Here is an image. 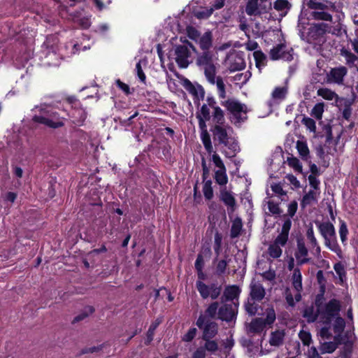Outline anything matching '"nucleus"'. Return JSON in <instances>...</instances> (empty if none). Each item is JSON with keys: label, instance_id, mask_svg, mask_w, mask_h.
Listing matches in <instances>:
<instances>
[{"label": "nucleus", "instance_id": "nucleus-1", "mask_svg": "<svg viewBox=\"0 0 358 358\" xmlns=\"http://www.w3.org/2000/svg\"><path fill=\"white\" fill-rule=\"evenodd\" d=\"M214 141L226 148L222 152L227 157H234L239 151L240 148L237 140L234 136L233 129L224 122L215 123L212 129Z\"/></svg>", "mask_w": 358, "mask_h": 358}, {"label": "nucleus", "instance_id": "nucleus-2", "mask_svg": "<svg viewBox=\"0 0 358 358\" xmlns=\"http://www.w3.org/2000/svg\"><path fill=\"white\" fill-rule=\"evenodd\" d=\"M215 61V59L213 53L209 51H205L198 57L196 64L203 69L205 76L208 83L212 85H216L219 97L224 99L226 97L225 85L221 77H216Z\"/></svg>", "mask_w": 358, "mask_h": 358}, {"label": "nucleus", "instance_id": "nucleus-3", "mask_svg": "<svg viewBox=\"0 0 358 358\" xmlns=\"http://www.w3.org/2000/svg\"><path fill=\"white\" fill-rule=\"evenodd\" d=\"M39 114L33 117L36 122L43 124L50 128L61 127L64 124V118L60 117L58 113L49 106L38 108Z\"/></svg>", "mask_w": 358, "mask_h": 358}, {"label": "nucleus", "instance_id": "nucleus-4", "mask_svg": "<svg viewBox=\"0 0 358 358\" xmlns=\"http://www.w3.org/2000/svg\"><path fill=\"white\" fill-rule=\"evenodd\" d=\"M202 113L206 119L212 117L214 123H222L224 122V115L223 110L217 106L214 96H208L199 110Z\"/></svg>", "mask_w": 358, "mask_h": 358}, {"label": "nucleus", "instance_id": "nucleus-5", "mask_svg": "<svg viewBox=\"0 0 358 358\" xmlns=\"http://www.w3.org/2000/svg\"><path fill=\"white\" fill-rule=\"evenodd\" d=\"M227 110L231 115V121L239 123L246 119L247 106L238 101L233 99L222 102Z\"/></svg>", "mask_w": 358, "mask_h": 358}, {"label": "nucleus", "instance_id": "nucleus-6", "mask_svg": "<svg viewBox=\"0 0 358 358\" xmlns=\"http://www.w3.org/2000/svg\"><path fill=\"white\" fill-rule=\"evenodd\" d=\"M331 31V27L325 23L313 24L309 28L308 42L316 45H322L326 41L325 35Z\"/></svg>", "mask_w": 358, "mask_h": 358}, {"label": "nucleus", "instance_id": "nucleus-7", "mask_svg": "<svg viewBox=\"0 0 358 358\" xmlns=\"http://www.w3.org/2000/svg\"><path fill=\"white\" fill-rule=\"evenodd\" d=\"M307 5L310 8L314 10L310 13V16L313 19L316 20L331 21V15L325 12L324 10L329 8L334 9L335 6L334 3H329L328 4H324L314 0H309Z\"/></svg>", "mask_w": 358, "mask_h": 358}, {"label": "nucleus", "instance_id": "nucleus-8", "mask_svg": "<svg viewBox=\"0 0 358 358\" xmlns=\"http://www.w3.org/2000/svg\"><path fill=\"white\" fill-rule=\"evenodd\" d=\"M340 311V303L336 299L329 301L324 307L320 308L319 313L318 323L329 325L331 320L336 317Z\"/></svg>", "mask_w": 358, "mask_h": 358}, {"label": "nucleus", "instance_id": "nucleus-9", "mask_svg": "<svg viewBox=\"0 0 358 358\" xmlns=\"http://www.w3.org/2000/svg\"><path fill=\"white\" fill-rule=\"evenodd\" d=\"M288 240V231L282 229V232L275 238L268 248L267 252L269 257L273 259L279 258L282 253V247L285 245Z\"/></svg>", "mask_w": 358, "mask_h": 358}, {"label": "nucleus", "instance_id": "nucleus-10", "mask_svg": "<svg viewBox=\"0 0 358 358\" xmlns=\"http://www.w3.org/2000/svg\"><path fill=\"white\" fill-rule=\"evenodd\" d=\"M196 288L198 290L201 297L203 299L210 298L214 300L220 295L222 288L215 283L206 285L201 280H196Z\"/></svg>", "mask_w": 358, "mask_h": 358}, {"label": "nucleus", "instance_id": "nucleus-11", "mask_svg": "<svg viewBox=\"0 0 358 358\" xmlns=\"http://www.w3.org/2000/svg\"><path fill=\"white\" fill-rule=\"evenodd\" d=\"M196 52V49L191 43H187L185 45H178L175 49L176 62L180 68H187L189 63L190 50Z\"/></svg>", "mask_w": 358, "mask_h": 358}, {"label": "nucleus", "instance_id": "nucleus-12", "mask_svg": "<svg viewBox=\"0 0 358 358\" xmlns=\"http://www.w3.org/2000/svg\"><path fill=\"white\" fill-rule=\"evenodd\" d=\"M270 57L273 60L282 59L284 61H292L294 59L293 50L284 44H279L270 50Z\"/></svg>", "mask_w": 358, "mask_h": 358}, {"label": "nucleus", "instance_id": "nucleus-13", "mask_svg": "<svg viewBox=\"0 0 358 358\" xmlns=\"http://www.w3.org/2000/svg\"><path fill=\"white\" fill-rule=\"evenodd\" d=\"M268 0H249L246 7L245 12L248 15H257L266 11L271 8V3L266 4Z\"/></svg>", "mask_w": 358, "mask_h": 358}, {"label": "nucleus", "instance_id": "nucleus-14", "mask_svg": "<svg viewBox=\"0 0 358 358\" xmlns=\"http://www.w3.org/2000/svg\"><path fill=\"white\" fill-rule=\"evenodd\" d=\"M182 85L194 96V102L196 101H199L204 98L205 91L201 85L199 84L194 85L187 78L182 80Z\"/></svg>", "mask_w": 358, "mask_h": 358}, {"label": "nucleus", "instance_id": "nucleus-15", "mask_svg": "<svg viewBox=\"0 0 358 358\" xmlns=\"http://www.w3.org/2000/svg\"><path fill=\"white\" fill-rule=\"evenodd\" d=\"M348 340L341 335H335L334 341L324 342L321 344L320 350L322 354L334 352L338 345L342 343H347Z\"/></svg>", "mask_w": 358, "mask_h": 358}, {"label": "nucleus", "instance_id": "nucleus-16", "mask_svg": "<svg viewBox=\"0 0 358 358\" xmlns=\"http://www.w3.org/2000/svg\"><path fill=\"white\" fill-rule=\"evenodd\" d=\"M220 199L227 207L228 213L230 215L234 213L236 205L232 192L227 190L226 187H222L220 189Z\"/></svg>", "mask_w": 358, "mask_h": 358}, {"label": "nucleus", "instance_id": "nucleus-17", "mask_svg": "<svg viewBox=\"0 0 358 358\" xmlns=\"http://www.w3.org/2000/svg\"><path fill=\"white\" fill-rule=\"evenodd\" d=\"M294 257L298 265H303L310 261L308 257V250L302 240H298Z\"/></svg>", "mask_w": 358, "mask_h": 358}, {"label": "nucleus", "instance_id": "nucleus-18", "mask_svg": "<svg viewBox=\"0 0 358 358\" xmlns=\"http://www.w3.org/2000/svg\"><path fill=\"white\" fill-rule=\"evenodd\" d=\"M315 224L317 225L319 231L321 236L324 239H327V238H330L336 235L335 228L329 222H316Z\"/></svg>", "mask_w": 358, "mask_h": 358}, {"label": "nucleus", "instance_id": "nucleus-19", "mask_svg": "<svg viewBox=\"0 0 358 358\" xmlns=\"http://www.w3.org/2000/svg\"><path fill=\"white\" fill-rule=\"evenodd\" d=\"M347 72V69L345 66L332 69L328 75V80L332 83L341 84Z\"/></svg>", "mask_w": 358, "mask_h": 358}, {"label": "nucleus", "instance_id": "nucleus-20", "mask_svg": "<svg viewBox=\"0 0 358 358\" xmlns=\"http://www.w3.org/2000/svg\"><path fill=\"white\" fill-rule=\"evenodd\" d=\"M265 296V289L263 285L257 282L250 284V296L254 301H261Z\"/></svg>", "mask_w": 358, "mask_h": 358}, {"label": "nucleus", "instance_id": "nucleus-21", "mask_svg": "<svg viewBox=\"0 0 358 358\" xmlns=\"http://www.w3.org/2000/svg\"><path fill=\"white\" fill-rule=\"evenodd\" d=\"M219 318L222 320L231 321L235 316L234 310L232 305L225 304L222 306L218 311Z\"/></svg>", "mask_w": 358, "mask_h": 358}, {"label": "nucleus", "instance_id": "nucleus-22", "mask_svg": "<svg viewBox=\"0 0 358 358\" xmlns=\"http://www.w3.org/2000/svg\"><path fill=\"white\" fill-rule=\"evenodd\" d=\"M324 240L325 246L332 252H335L340 259H342L343 252L337 242L336 235Z\"/></svg>", "mask_w": 358, "mask_h": 358}, {"label": "nucleus", "instance_id": "nucleus-23", "mask_svg": "<svg viewBox=\"0 0 358 358\" xmlns=\"http://www.w3.org/2000/svg\"><path fill=\"white\" fill-rule=\"evenodd\" d=\"M292 286L296 292L302 290V275L300 268L296 267L294 269L291 277Z\"/></svg>", "mask_w": 358, "mask_h": 358}, {"label": "nucleus", "instance_id": "nucleus-24", "mask_svg": "<svg viewBox=\"0 0 358 358\" xmlns=\"http://www.w3.org/2000/svg\"><path fill=\"white\" fill-rule=\"evenodd\" d=\"M203 338L208 340L213 338L217 333V324L214 322H210L205 325L203 329Z\"/></svg>", "mask_w": 358, "mask_h": 358}, {"label": "nucleus", "instance_id": "nucleus-25", "mask_svg": "<svg viewBox=\"0 0 358 358\" xmlns=\"http://www.w3.org/2000/svg\"><path fill=\"white\" fill-rule=\"evenodd\" d=\"M265 327L266 324L263 319L256 318L250 322L248 327V331L254 334L261 333L264 331Z\"/></svg>", "mask_w": 358, "mask_h": 358}, {"label": "nucleus", "instance_id": "nucleus-26", "mask_svg": "<svg viewBox=\"0 0 358 358\" xmlns=\"http://www.w3.org/2000/svg\"><path fill=\"white\" fill-rule=\"evenodd\" d=\"M320 312V308H317L315 310L313 306H309L304 310L303 315L308 322H318Z\"/></svg>", "mask_w": 358, "mask_h": 358}, {"label": "nucleus", "instance_id": "nucleus-27", "mask_svg": "<svg viewBox=\"0 0 358 358\" xmlns=\"http://www.w3.org/2000/svg\"><path fill=\"white\" fill-rule=\"evenodd\" d=\"M253 57L255 60L256 66L260 71L266 65V56L262 51L257 50L253 52Z\"/></svg>", "mask_w": 358, "mask_h": 358}, {"label": "nucleus", "instance_id": "nucleus-28", "mask_svg": "<svg viewBox=\"0 0 358 358\" xmlns=\"http://www.w3.org/2000/svg\"><path fill=\"white\" fill-rule=\"evenodd\" d=\"M198 40L200 48L204 51L208 50L212 45V36L210 32H206L203 36H200Z\"/></svg>", "mask_w": 358, "mask_h": 358}, {"label": "nucleus", "instance_id": "nucleus-29", "mask_svg": "<svg viewBox=\"0 0 358 358\" xmlns=\"http://www.w3.org/2000/svg\"><path fill=\"white\" fill-rule=\"evenodd\" d=\"M214 178L220 186H225L228 182L227 169H217L215 171Z\"/></svg>", "mask_w": 358, "mask_h": 358}, {"label": "nucleus", "instance_id": "nucleus-30", "mask_svg": "<svg viewBox=\"0 0 358 358\" xmlns=\"http://www.w3.org/2000/svg\"><path fill=\"white\" fill-rule=\"evenodd\" d=\"M285 337V332L283 331H275L271 335L269 343L271 345L279 346L280 345Z\"/></svg>", "mask_w": 358, "mask_h": 358}, {"label": "nucleus", "instance_id": "nucleus-31", "mask_svg": "<svg viewBox=\"0 0 358 358\" xmlns=\"http://www.w3.org/2000/svg\"><path fill=\"white\" fill-rule=\"evenodd\" d=\"M296 147L301 157L303 160H308L309 159V149L307 143L303 141H298Z\"/></svg>", "mask_w": 358, "mask_h": 358}, {"label": "nucleus", "instance_id": "nucleus-32", "mask_svg": "<svg viewBox=\"0 0 358 358\" xmlns=\"http://www.w3.org/2000/svg\"><path fill=\"white\" fill-rule=\"evenodd\" d=\"M345 326V320L340 317H336L334 324V331L336 334V335H341V336H343L342 333L343 331ZM343 337H345L346 339L349 341L348 338H347V336H343Z\"/></svg>", "mask_w": 358, "mask_h": 358}, {"label": "nucleus", "instance_id": "nucleus-33", "mask_svg": "<svg viewBox=\"0 0 358 358\" xmlns=\"http://www.w3.org/2000/svg\"><path fill=\"white\" fill-rule=\"evenodd\" d=\"M201 139L203 144L204 148L208 153L213 152V147L211 143L210 137L208 131L201 133Z\"/></svg>", "mask_w": 358, "mask_h": 358}, {"label": "nucleus", "instance_id": "nucleus-34", "mask_svg": "<svg viewBox=\"0 0 358 358\" xmlns=\"http://www.w3.org/2000/svg\"><path fill=\"white\" fill-rule=\"evenodd\" d=\"M341 55L345 57L346 64L350 66H354L355 62L358 60V57L355 55L345 48L341 50Z\"/></svg>", "mask_w": 358, "mask_h": 358}, {"label": "nucleus", "instance_id": "nucleus-35", "mask_svg": "<svg viewBox=\"0 0 358 358\" xmlns=\"http://www.w3.org/2000/svg\"><path fill=\"white\" fill-rule=\"evenodd\" d=\"M239 293L240 289L238 287L231 285L226 287L224 294L227 299L233 300L238 296Z\"/></svg>", "mask_w": 358, "mask_h": 358}, {"label": "nucleus", "instance_id": "nucleus-36", "mask_svg": "<svg viewBox=\"0 0 358 358\" xmlns=\"http://www.w3.org/2000/svg\"><path fill=\"white\" fill-rule=\"evenodd\" d=\"M243 224L240 218L237 217L233 221L231 228V236L232 238L237 237L242 229Z\"/></svg>", "mask_w": 358, "mask_h": 358}, {"label": "nucleus", "instance_id": "nucleus-37", "mask_svg": "<svg viewBox=\"0 0 358 358\" xmlns=\"http://www.w3.org/2000/svg\"><path fill=\"white\" fill-rule=\"evenodd\" d=\"M252 74L250 71H247L243 73H238L234 76V80L241 85H245L250 78Z\"/></svg>", "mask_w": 358, "mask_h": 358}, {"label": "nucleus", "instance_id": "nucleus-38", "mask_svg": "<svg viewBox=\"0 0 358 358\" xmlns=\"http://www.w3.org/2000/svg\"><path fill=\"white\" fill-rule=\"evenodd\" d=\"M287 93V87H275L272 93V96L274 99L276 100H282L285 98Z\"/></svg>", "mask_w": 358, "mask_h": 358}, {"label": "nucleus", "instance_id": "nucleus-39", "mask_svg": "<svg viewBox=\"0 0 358 358\" xmlns=\"http://www.w3.org/2000/svg\"><path fill=\"white\" fill-rule=\"evenodd\" d=\"M208 155L210 156V160L213 162L215 166L217 169H226L221 157L219 155L213 150V152L208 153Z\"/></svg>", "mask_w": 358, "mask_h": 358}, {"label": "nucleus", "instance_id": "nucleus-40", "mask_svg": "<svg viewBox=\"0 0 358 358\" xmlns=\"http://www.w3.org/2000/svg\"><path fill=\"white\" fill-rule=\"evenodd\" d=\"M208 155L210 156V160L213 162L215 166L217 169H226L221 157L219 155L213 150V152L208 153Z\"/></svg>", "mask_w": 358, "mask_h": 358}, {"label": "nucleus", "instance_id": "nucleus-41", "mask_svg": "<svg viewBox=\"0 0 358 358\" xmlns=\"http://www.w3.org/2000/svg\"><path fill=\"white\" fill-rule=\"evenodd\" d=\"M317 201V192L315 190H310L302 199V205L307 206Z\"/></svg>", "mask_w": 358, "mask_h": 358}, {"label": "nucleus", "instance_id": "nucleus-42", "mask_svg": "<svg viewBox=\"0 0 358 358\" xmlns=\"http://www.w3.org/2000/svg\"><path fill=\"white\" fill-rule=\"evenodd\" d=\"M317 94L327 100H333L336 97V94L327 88H320L317 90Z\"/></svg>", "mask_w": 358, "mask_h": 358}, {"label": "nucleus", "instance_id": "nucleus-43", "mask_svg": "<svg viewBox=\"0 0 358 358\" xmlns=\"http://www.w3.org/2000/svg\"><path fill=\"white\" fill-rule=\"evenodd\" d=\"M348 234V229L345 222L340 220L339 235L343 244H345Z\"/></svg>", "mask_w": 358, "mask_h": 358}, {"label": "nucleus", "instance_id": "nucleus-44", "mask_svg": "<svg viewBox=\"0 0 358 358\" xmlns=\"http://www.w3.org/2000/svg\"><path fill=\"white\" fill-rule=\"evenodd\" d=\"M161 320H157L155 322H153L149 327V329L147 332V338L145 343L148 345L153 339V336L155 334V331L158 327V325L160 324Z\"/></svg>", "mask_w": 358, "mask_h": 358}, {"label": "nucleus", "instance_id": "nucleus-45", "mask_svg": "<svg viewBox=\"0 0 358 358\" xmlns=\"http://www.w3.org/2000/svg\"><path fill=\"white\" fill-rule=\"evenodd\" d=\"M203 193L205 198L208 200H210L213 197V190L212 188L211 180H208L204 183L203 186Z\"/></svg>", "mask_w": 358, "mask_h": 358}, {"label": "nucleus", "instance_id": "nucleus-46", "mask_svg": "<svg viewBox=\"0 0 358 358\" xmlns=\"http://www.w3.org/2000/svg\"><path fill=\"white\" fill-rule=\"evenodd\" d=\"M213 12V8H202L194 13V15L199 19L208 18Z\"/></svg>", "mask_w": 358, "mask_h": 358}, {"label": "nucleus", "instance_id": "nucleus-47", "mask_svg": "<svg viewBox=\"0 0 358 358\" xmlns=\"http://www.w3.org/2000/svg\"><path fill=\"white\" fill-rule=\"evenodd\" d=\"M273 7L275 10L286 13L289 9V2L287 0H277L275 1Z\"/></svg>", "mask_w": 358, "mask_h": 358}, {"label": "nucleus", "instance_id": "nucleus-48", "mask_svg": "<svg viewBox=\"0 0 358 358\" xmlns=\"http://www.w3.org/2000/svg\"><path fill=\"white\" fill-rule=\"evenodd\" d=\"M324 113V103H318L312 109L311 115L317 120H320L322 117Z\"/></svg>", "mask_w": 358, "mask_h": 358}, {"label": "nucleus", "instance_id": "nucleus-49", "mask_svg": "<svg viewBox=\"0 0 358 358\" xmlns=\"http://www.w3.org/2000/svg\"><path fill=\"white\" fill-rule=\"evenodd\" d=\"M299 337L304 345L309 346L312 342L311 334L309 331L301 330L299 333Z\"/></svg>", "mask_w": 358, "mask_h": 358}, {"label": "nucleus", "instance_id": "nucleus-50", "mask_svg": "<svg viewBox=\"0 0 358 358\" xmlns=\"http://www.w3.org/2000/svg\"><path fill=\"white\" fill-rule=\"evenodd\" d=\"M287 164L289 166L293 168L296 171L299 173L302 172V165L299 159L296 157H288Z\"/></svg>", "mask_w": 358, "mask_h": 358}, {"label": "nucleus", "instance_id": "nucleus-51", "mask_svg": "<svg viewBox=\"0 0 358 358\" xmlns=\"http://www.w3.org/2000/svg\"><path fill=\"white\" fill-rule=\"evenodd\" d=\"M271 189L273 193L278 196L282 201L285 200L287 196L285 192L282 189L280 184H273L271 185Z\"/></svg>", "mask_w": 358, "mask_h": 358}, {"label": "nucleus", "instance_id": "nucleus-52", "mask_svg": "<svg viewBox=\"0 0 358 358\" xmlns=\"http://www.w3.org/2000/svg\"><path fill=\"white\" fill-rule=\"evenodd\" d=\"M196 117L199 120V128L201 130V133H203L204 131H207V126H206V121L210 120V119H206L203 116L201 112L199 111L196 113Z\"/></svg>", "mask_w": 358, "mask_h": 358}, {"label": "nucleus", "instance_id": "nucleus-53", "mask_svg": "<svg viewBox=\"0 0 358 358\" xmlns=\"http://www.w3.org/2000/svg\"><path fill=\"white\" fill-rule=\"evenodd\" d=\"M197 329L195 327L190 328L188 331L182 337V340L185 342L192 341L196 336Z\"/></svg>", "mask_w": 358, "mask_h": 358}, {"label": "nucleus", "instance_id": "nucleus-54", "mask_svg": "<svg viewBox=\"0 0 358 358\" xmlns=\"http://www.w3.org/2000/svg\"><path fill=\"white\" fill-rule=\"evenodd\" d=\"M334 268L337 275L339 276L340 280L343 281V278L345 277V271L343 265L341 262H338L334 264Z\"/></svg>", "mask_w": 358, "mask_h": 358}, {"label": "nucleus", "instance_id": "nucleus-55", "mask_svg": "<svg viewBox=\"0 0 358 358\" xmlns=\"http://www.w3.org/2000/svg\"><path fill=\"white\" fill-rule=\"evenodd\" d=\"M309 242H310V244L312 247V249H313V253L317 257H319L320 256V252H321V250H320V247L317 243V241L316 239V238H313V239H309L308 240Z\"/></svg>", "mask_w": 358, "mask_h": 358}, {"label": "nucleus", "instance_id": "nucleus-56", "mask_svg": "<svg viewBox=\"0 0 358 358\" xmlns=\"http://www.w3.org/2000/svg\"><path fill=\"white\" fill-rule=\"evenodd\" d=\"M303 123L306 128L311 132H315L316 130L315 122L310 117H305L303 119Z\"/></svg>", "mask_w": 358, "mask_h": 358}, {"label": "nucleus", "instance_id": "nucleus-57", "mask_svg": "<svg viewBox=\"0 0 358 358\" xmlns=\"http://www.w3.org/2000/svg\"><path fill=\"white\" fill-rule=\"evenodd\" d=\"M218 309V303L214 302L212 303L206 309V313L210 317H214L217 312Z\"/></svg>", "mask_w": 358, "mask_h": 358}, {"label": "nucleus", "instance_id": "nucleus-58", "mask_svg": "<svg viewBox=\"0 0 358 358\" xmlns=\"http://www.w3.org/2000/svg\"><path fill=\"white\" fill-rule=\"evenodd\" d=\"M245 67V62L243 59L241 57H238L236 60L235 64H231L229 69L230 71H238L241 70Z\"/></svg>", "mask_w": 358, "mask_h": 358}, {"label": "nucleus", "instance_id": "nucleus-59", "mask_svg": "<svg viewBox=\"0 0 358 358\" xmlns=\"http://www.w3.org/2000/svg\"><path fill=\"white\" fill-rule=\"evenodd\" d=\"M268 208L269 211L274 215H279L280 213V210L278 205L275 203L273 200L269 199L267 201Z\"/></svg>", "mask_w": 358, "mask_h": 358}, {"label": "nucleus", "instance_id": "nucleus-60", "mask_svg": "<svg viewBox=\"0 0 358 358\" xmlns=\"http://www.w3.org/2000/svg\"><path fill=\"white\" fill-rule=\"evenodd\" d=\"M187 33L189 36L192 40L198 41V39L200 37L199 32L194 27H187Z\"/></svg>", "mask_w": 358, "mask_h": 358}, {"label": "nucleus", "instance_id": "nucleus-61", "mask_svg": "<svg viewBox=\"0 0 358 358\" xmlns=\"http://www.w3.org/2000/svg\"><path fill=\"white\" fill-rule=\"evenodd\" d=\"M275 320V313L273 308H268L266 310V318L264 320L265 324H271Z\"/></svg>", "mask_w": 358, "mask_h": 358}, {"label": "nucleus", "instance_id": "nucleus-62", "mask_svg": "<svg viewBox=\"0 0 358 358\" xmlns=\"http://www.w3.org/2000/svg\"><path fill=\"white\" fill-rule=\"evenodd\" d=\"M205 349L209 352H215L217 348V344L215 341H210V339L205 340Z\"/></svg>", "mask_w": 358, "mask_h": 358}, {"label": "nucleus", "instance_id": "nucleus-63", "mask_svg": "<svg viewBox=\"0 0 358 358\" xmlns=\"http://www.w3.org/2000/svg\"><path fill=\"white\" fill-rule=\"evenodd\" d=\"M227 266V262L224 259L218 262L216 266V273L218 275H221L224 273Z\"/></svg>", "mask_w": 358, "mask_h": 358}, {"label": "nucleus", "instance_id": "nucleus-64", "mask_svg": "<svg viewBox=\"0 0 358 358\" xmlns=\"http://www.w3.org/2000/svg\"><path fill=\"white\" fill-rule=\"evenodd\" d=\"M319 335L324 340L331 338V333L330 332L329 327H324L321 328Z\"/></svg>", "mask_w": 358, "mask_h": 358}]
</instances>
